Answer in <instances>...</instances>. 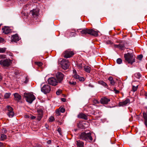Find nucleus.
<instances>
[{"mask_svg":"<svg viewBox=\"0 0 147 147\" xmlns=\"http://www.w3.org/2000/svg\"><path fill=\"white\" fill-rule=\"evenodd\" d=\"M7 109L8 111L7 115L9 117H12L14 115V113L13 111V109L11 107L9 106H7Z\"/></svg>","mask_w":147,"mask_h":147,"instance_id":"nucleus-9","label":"nucleus"},{"mask_svg":"<svg viewBox=\"0 0 147 147\" xmlns=\"http://www.w3.org/2000/svg\"><path fill=\"white\" fill-rule=\"evenodd\" d=\"M91 134L90 132L88 133L85 132H82L79 135V138L83 140L91 142L93 139L91 136Z\"/></svg>","mask_w":147,"mask_h":147,"instance_id":"nucleus-1","label":"nucleus"},{"mask_svg":"<svg viewBox=\"0 0 147 147\" xmlns=\"http://www.w3.org/2000/svg\"><path fill=\"white\" fill-rule=\"evenodd\" d=\"M73 77L76 79H78L80 78V76L77 74H75L74 75Z\"/></svg>","mask_w":147,"mask_h":147,"instance_id":"nucleus-36","label":"nucleus"},{"mask_svg":"<svg viewBox=\"0 0 147 147\" xmlns=\"http://www.w3.org/2000/svg\"><path fill=\"white\" fill-rule=\"evenodd\" d=\"M108 80H109L110 82L111 81L113 80V78L112 77H110L108 78Z\"/></svg>","mask_w":147,"mask_h":147,"instance_id":"nucleus-50","label":"nucleus"},{"mask_svg":"<svg viewBox=\"0 0 147 147\" xmlns=\"http://www.w3.org/2000/svg\"><path fill=\"white\" fill-rule=\"evenodd\" d=\"M124 57L125 60L129 63L132 64L134 62H135V59L134 56L132 53H128L125 54L124 55Z\"/></svg>","mask_w":147,"mask_h":147,"instance_id":"nucleus-2","label":"nucleus"},{"mask_svg":"<svg viewBox=\"0 0 147 147\" xmlns=\"http://www.w3.org/2000/svg\"><path fill=\"white\" fill-rule=\"evenodd\" d=\"M42 117V115H38L37 117L38 120V121H40Z\"/></svg>","mask_w":147,"mask_h":147,"instance_id":"nucleus-39","label":"nucleus"},{"mask_svg":"<svg viewBox=\"0 0 147 147\" xmlns=\"http://www.w3.org/2000/svg\"><path fill=\"white\" fill-rule=\"evenodd\" d=\"M143 117L145 120H147V112L146 113H143Z\"/></svg>","mask_w":147,"mask_h":147,"instance_id":"nucleus-27","label":"nucleus"},{"mask_svg":"<svg viewBox=\"0 0 147 147\" xmlns=\"http://www.w3.org/2000/svg\"><path fill=\"white\" fill-rule=\"evenodd\" d=\"M78 117L79 118L84 119L85 120L88 119V116L85 114L83 113H81L78 114Z\"/></svg>","mask_w":147,"mask_h":147,"instance_id":"nucleus-15","label":"nucleus"},{"mask_svg":"<svg viewBox=\"0 0 147 147\" xmlns=\"http://www.w3.org/2000/svg\"><path fill=\"white\" fill-rule=\"evenodd\" d=\"M69 84L73 85H75L76 84V83L75 82H74L73 81H69Z\"/></svg>","mask_w":147,"mask_h":147,"instance_id":"nucleus-42","label":"nucleus"},{"mask_svg":"<svg viewBox=\"0 0 147 147\" xmlns=\"http://www.w3.org/2000/svg\"><path fill=\"white\" fill-rule=\"evenodd\" d=\"M122 61L121 58H118L117 60V62L119 64H121L122 62Z\"/></svg>","mask_w":147,"mask_h":147,"instance_id":"nucleus-31","label":"nucleus"},{"mask_svg":"<svg viewBox=\"0 0 147 147\" xmlns=\"http://www.w3.org/2000/svg\"><path fill=\"white\" fill-rule=\"evenodd\" d=\"M114 91L115 92L117 90L116 89V88L115 87H114L113 89Z\"/></svg>","mask_w":147,"mask_h":147,"instance_id":"nucleus-62","label":"nucleus"},{"mask_svg":"<svg viewBox=\"0 0 147 147\" xmlns=\"http://www.w3.org/2000/svg\"><path fill=\"white\" fill-rule=\"evenodd\" d=\"M114 47L115 48H117L123 50L125 47V45L123 43L121 42L118 45H114Z\"/></svg>","mask_w":147,"mask_h":147,"instance_id":"nucleus-13","label":"nucleus"},{"mask_svg":"<svg viewBox=\"0 0 147 147\" xmlns=\"http://www.w3.org/2000/svg\"><path fill=\"white\" fill-rule=\"evenodd\" d=\"M3 32L5 34H8L11 32V30L8 27L4 26L2 28Z\"/></svg>","mask_w":147,"mask_h":147,"instance_id":"nucleus-11","label":"nucleus"},{"mask_svg":"<svg viewBox=\"0 0 147 147\" xmlns=\"http://www.w3.org/2000/svg\"><path fill=\"white\" fill-rule=\"evenodd\" d=\"M36 117L30 115V118L32 119H33L35 118Z\"/></svg>","mask_w":147,"mask_h":147,"instance_id":"nucleus-51","label":"nucleus"},{"mask_svg":"<svg viewBox=\"0 0 147 147\" xmlns=\"http://www.w3.org/2000/svg\"><path fill=\"white\" fill-rule=\"evenodd\" d=\"M138 86V85H137L136 86H133L132 89H133V91L134 92H135L137 90Z\"/></svg>","mask_w":147,"mask_h":147,"instance_id":"nucleus-33","label":"nucleus"},{"mask_svg":"<svg viewBox=\"0 0 147 147\" xmlns=\"http://www.w3.org/2000/svg\"><path fill=\"white\" fill-rule=\"evenodd\" d=\"M99 83L100 84H101L103 86H107V85L106 83L103 81H100L99 82Z\"/></svg>","mask_w":147,"mask_h":147,"instance_id":"nucleus-25","label":"nucleus"},{"mask_svg":"<svg viewBox=\"0 0 147 147\" xmlns=\"http://www.w3.org/2000/svg\"><path fill=\"white\" fill-rule=\"evenodd\" d=\"M51 140H49L47 141V143L48 144H50L51 143Z\"/></svg>","mask_w":147,"mask_h":147,"instance_id":"nucleus-58","label":"nucleus"},{"mask_svg":"<svg viewBox=\"0 0 147 147\" xmlns=\"http://www.w3.org/2000/svg\"><path fill=\"white\" fill-rule=\"evenodd\" d=\"M82 125L81 124H78V127H79V128H80V127H79V126L80 125Z\"/></svg>","mask_w":147,"mask_h":147,"instance_id":"nucleus-63","label":"nucleus"},{"mask_svg":"<svg viewBox=\"0 0 147 147\" xmlns=\"http://www.w3.org/2000/svg\"><path fill=\"white\" fill-rule=\"evenodd\" d=\"M77 66L79 69H82V63L78 64L77 65Z\"/></svg>","mask_w":147,"mask_h":147,"instance_id":"nucleus-35","label":"nucleus"},{"mask_svg":"<svg viewBox=\"0 0 147 147\" xmlns=\"http://www.w3.org/2000/svg\"><path fill=\"white\" fill-rule=\"evenodd\" d=\"M134 76L137 78L138 79H139L141 76V75L140 73H137L134 74Z\"/></svg>","mask_w":147,"mask_h":147,"instance_id":"nucleus-23","label":"nucleus"},{"mask_svg":"<svg viewBox=\"0 0 147 147\" xmlns=\"http://www.w3.org/2000/svg\"><path fill=\"white\" fill-rule=\"evenodd\" d=\"M144 124L147 127V120H145Z\"/></svg>","mask_w":147,"mask_h":147,"instance_id":"nucleus-55","label":"nucleus"},{"mask_svg":"<svg viewBox=\"0 0 147 147\" xmlns=\"http://www.w3.org/2000/svg\"><path fill=\"white\" fill-rule=\"evenodd\" d=\"M6 57L5 55H0V59L1 58L4 59Z\"/></svg>","mask_w":147,"mask_h":147,"instance_id":"nucleus-41","label":"nucleus"},{"mask_svg":"<svg viewBox=\"0 0 147 147\" xmlns=\"http://www.w3.org/2000/svg\"><path fill=\"white\" fill-rule=\"evenodd\" d=\"M60 112L59 109H57L56 111V113L58 114V115H60Z\"/></svg>","mask_w":147,"mask_h":147,"instance_id":"nucleus-47","label":"nucleus"},{"mask_svg":"<svg viewBox=\"0 0 147 147\" xmlns=\"http://www.w3.org/2000/svg\"><path fill=\"white\" fill-rule=\"evenodd\" d=\"M7 138V136L5 134H1V140H4Z\"/></svg>","mask_w":147,"mask_h":147,"instance_id":"nucleus-24","label":"nucleus"},{"mask_svg":"<svg viewBox=\"0 0 147 147\" xmlns=\"http://www.w3.org/2000/svg\"><path fill=\"white\" fill-rule=\"evenodd\" d=\"M63 54L64 57L67 58L71 57L74 55V53L72 51L66 50L63 52Z\"/></svg>","mask_w":147,"mask_h":147,"instance_id":"nucleus-7","label":"nucleus"},{"mask_svg":"<svg viewBox=\"0 0 147 147\" xmlns=\"http://www.w3.org/2000/svg\"><path fill=\"white\" fill-rule=\"evenodd\" d=\"M89 29H84L80 31V33L82 34L86 35L87 34H88Z\"/></svg>","mask_w":147,"mask_h":147,"instance_id":"nucleus-19","label":"nucleus"},{"mask_svg":"<svg viewBox=\"0 0 147 147\" xmlns=\"http://www.w3.org/2000/svg\"><path fill=\"white\" fill-rule=\"evenodd\" d=\"M130 102V100L129 99H127L124 101L119 103V105L120 106H123L127 105Z\"/></svg>","mask_w":147,"mask_h":147,"instance_id":"nucleus-17","label":"nucleus"},{"mask_svg":"<svg viewBox=\"0 0 147 147\" xmlns=\"http://www.w3.org/2000/svg\"><path fill=\"white\" fill-rule=\"evenodd\" d=\"M61 100L63 102H65L66 101V99L65 98H61Z\"/></svg>","mask_w":147,"mask_h":147,"instance_id":"nucleus-53","label":"nucleus"},{"mask_svg":"<svg viewBox=\"0 0 147 147\" xmlns=\"http://www.w3.org/2000/svg\"><path fill=\"white\" fill-rule=\"evenodd\" d=\"M25 78L26 80L24 82L25 83H26L28 82V80L27 78V77L25 76Z\"/></svg>","mask_w":147,"mask_h":147,"instance_id":"nucleus-45","label":"nucleus"},{"mask_svg":"<svg viewBox=\"0 0 147 147\" xmlns=\"http://www.w3.org/2000/svg\"><path fill=\"white\" fill-rule=\"evenodd\" d=\"M4 40L3 38H2L0 37V42H3Z\"/></svg>","mask_w":147,"mask_h":147,"instance_id":"nucleus-52","label":"nucleus"},{"mask_svg":"<svg viewBox=\"0 0 147 147\" xmlns=\"http://www.w3.org/2000/svg\"><path fill=\"white\" fill-rule=\"evenodd\" d=\"M80 81H82L84 80V79L83 77H80L78 79Z\"/></svg>","mask_w":147,"mask_h":147,"instance_id":"nucleus-49","label":"nucleus"},{"mask_svg":"<svg viewBox=\"0 0 147 147\" xmlns=\"http://www.w3.org/2000/svg\"><path fill=\"white\" fill-rule=\"evenodd\" d=\"M110 101V100L105 97H103L100 99V103L102 104H107Z\"/></svg>","mask_w":147,"mask_h":147,"instance_id":"nucleus-14","label":"nucleus"},{"mask_svg":"<svg viewBox=\"0 0 147 147\" xmlns=\"http://www.w3.org/2000/svg\"><path fill=\"white\" fill-rule=\"evenodd\" d=\"M12 63V60L9 59H7L0 61V64L2 67H8L11 65Z\"/></svg>","mask_w":147,"mask_h":147,"instance_id":"nucleus-4","label":"nucleus"},{"mask_svg":"<svg viewBox=\"0 0 147 147\" xmlns=\"http://www.w3.org/2000/svg\"><path fill=\"white\" fill-rule=\"evenodd\" d=\"M78 147H83L84 143L80 140L76 141Z\"/></svg>","mask_w":147,"mask_h":147,"instance_id":"nucleus-20","label":"nucleus"},{"mask_svg":"<svg viewBox=\"0 0 147 147\" xmlns=\"http://www.w3.org/2000/svg\"><path fill=\"white\" fill-rule=\"evenodd\" d=\"M30 115H25V117L26 118H30Z\"/></svg>","mask_w":147,"mask_h":147,"instance_id":"nucleus-46","label":"nucleus"},{"mask_svg":"<svg viewBox=\"0 0 147 147\" xmlns=\"http://www.w3.org/2000/svg\"><path fill=\"white\" fill-rule=\"evenodd\" d=\"M2 80V77L0 74V82Z\"/></svg>","mask_w":147,"mask_h":147,"instance_id":"nucleus-59","label":"nucleus"},{"mask_svg":"<svg viewBox=\"0 0 147 147\" xmlns=\"http://www.w3.org/2000/svg\"><path fill=\"white\" fill-rule=\"evenodd\" d=\"M65 111V109L63 107L61 108L60 110V112H61L63 113Z\"/></svg>","mask_w":147,"mask_h":147,"instance_id":"nucleus-40","label":"nucleus"},{"mask_svg":"<svg viewBox=\"0 0 147 147\" xmlns=\"http://www.w3.org/2000/svg\"><path fill=\"white\" fill-rule=\"evenodd\" d=\"M115 93L116 94H118L119 93V91L116 90V91H115Z\"/></svg>","mask_w":147,"mask_h":147,"instance_id":"nucleus-60","label":"nucleus"},{"mask_svg":"<svg viewBox=\"0 0 147 147\" xmlns=\"http://www.w3.org/2000/svg\"><path fill=\"white\" fill-rule=\"evenodd\" d=\"M107 42V44H112L111 43V42L110 41H108Z\"/></svg>","mask_w":147,"mask_h":147,"instance_id":"nucleus-61","label":"nucleus"},{"mask_svg":"<svg viewBox=\"0 0 147 147\" xmlns=\"http://www.w3.org/2000/svg\"><path fill=\"white\" fill-rule=\"evenodd\" d=\"M76 35V33L74 32H70V33L69 37H72L75 36Z\"/></svg>","mask_w":147,"mask_h":147,"instance_id":"nucleus-28","label":"nucleus"},{"mask_svg":"<svg viewBox=\"0 0 147 147\" xmlns=\"http://www.w3.org/2000/svg\"><path fill=\"white\" fill-rule=\"evenodd\" d=\"M35 63L39 67L42 66V63L40 62H35Z\"/></svg>","mask_w":147,"mask_h":147,"instance_id":"nucleus-30","label":"nucleus"},{"mask_svg":"<svg viewBox=\"0 0 147 147\" xmlns=\"http://www.w3.org/2000/svg\"><path fill=\"white\" fill-rule=\"evenodd\" d=\"M31 13L32 15L33 16H38V12L35 10H33L32 11H31Z\"/></svg>","mask_w":147,"mask_h":147,"instance_id":"nucleus-22","label":"nucleus"},{"mask_svg":"<svg viewBox=\"0 0 147 147\" xmlns=\"http://www.w3.org/2000/svg\"><path fill=\"white\" fill-rule=\"evenodd\" d=\"M24 96L27 102L30 103H31L35 99L34 95L30 93H25L24 94Z\"/></svg>","mask_w":147,"mask_h":147,"instance_id":"nucleus-3","label":"nucleus"},{"mask_svg":"<svg viewBox=\"0 0 147 147\" xmlns=\"http://www.w3.org/2000/svg\"><path fill=\"white\" fill-rule=\"evenodd\" d=\"M144 95L146 96H147V92H145L144 94Z\"/></svg>","mask_w":147,"mask_h":147,"instance_id":"nucleus-64","label":"nucleus"},{"mask_svg":"<svg viewBox=\"0 0 147 147\" xmlns=\"http://www.w3.org/2000/svg\"><path fill=\"white\" fill-rule=\"evenodd\" d=\"M6 48H1L0 47V53H3L5 51Z\"/></svg>","mask_w":147,"mask_h":147,"instance_id":"nucleus-26","label":"nucleus"},{"mask_svg":"<svg viewBox=\"0 0 147 147\" xmlns=\"http://www.w3.org/2000/svg\"><path fill=\"white\" fill-rule=\"evenodd\" d=\"M88 34L94 36H97L98 35V31H96L93 29H89Z\"/></svg>","mask_w":147,"mask_h":147,"instance_id":"nucleus-12","label":"nucleus"},{"mask_svg":"<svg viewBox=\"0 0 147 147\" xmlns=\"http://www.w3.org/2000/svg\"><path fill=\"white\" fill-rule=\"evenodd\" d=\"M61 65L64 69H66L69 67L68 61L66 59H63L61 62Z\"/></svg>","mask_w":147,"mask_h":147,"instance_id":"nucleus-8","label":"nucleus"},{"mask_svg":"<svg viewBox=\"0 0 147 147\" xmlns=\"http://www.w3.org/2000/svg\"><path fill=\"white\" fill-rule=\"evenodd\" d=\"M84 70L88 73H90L91 70L90 67L88 66H85L84 67Z\"/></svg>","mask_w":147,"mask_h":147,"instance_id":"nucleus-21","label":"nucleus"},{"mask_svg":"<svg viewBox=\"0 0 147 147\" xmlns=\"http://www.w3.org/2000/svg\"><path fill=\"white\" fill-rule=\"evenodd\" d=\"M54 120L55 119L54 117L53 116H51L50 117V118L49 119V122H52L54 121Z\"/></svg>","mask_w":147,"mask_h":147,"instance_id":"nucleus-32","label":"nucleus"},{"mask_svg":"<svg viewBox=\"0 0 147 147\" xmlns=\"http://www.w3.org/2000/svg\"><path fill=\"white\" fill-rule=\"evenodd\" d=\"M62 91L61 90H59L56 92V94L57 95H59L61 93Z\"/></svg>","mask_w":147,"mask_h":147,"instance_id":"nucleus-38","label":"nucleus"},{"mask_svg":"<svg viewBox=\"0 0 147 147\" xmlns=\"http://www.w3.org/2000/svg\"><path fill=\"white\" fill-rule=\"evenodd\" d=\"M19 0L21 1L22 2L25 3V2H26L28 0Z\"/></svg>","mask_w":147,"mask_h":147,"instance_id":"nucleus-56","label":"nucleus"},{"mask_svg":"<svg viewBox=\"0 0 147 147\" xmlns=\"http://www.w3.org/2000/svg\"><path fill=\"white\" fill-rule=\"evenodd\" d=\"M13 95L14 96L15 100L18 101L21 99V96L18 93H15L13 94Z\"/></svg>","mask_w":147,"mask_h":147,"instance_id":"nucleus-18","label":"nucleus"},{"mask_svg":"<svg viewBox=\"0 0 147 147\" xmlns=\"http://www.w3.org/2000/svg\"><path fill=\"white\" fill-rule=\"evenodd\" d=\"M143 56L142 55H140L138 56L137 59L140 60H141L143 58Z\"/></svg>","mask_w":147,"mask_h":147,"instance_id":"nucleus-34","label":"nucleus"},{"mask_svg":"<svg viewBox=\"0 0 147 147\" xmlns=\"http://www.w3.org/2000/svg\"><path fill=\"white\" fill-rule=\"evenodd\" d=\"M38 115H43V111L42 110H38Z\"/></svg>","mask_w":147,"mask_h":147,"instance_id":"nucleus-37","label":"nucleus"},{"mask_svg":"<svg viewBox=\"0 0 147 147\" xmlns=\"http://www.w3.org/2000/svg\"><path fill=\"white\" fill-rule=\"evenodd\" d=\"M10 93H6L5 95H4V98H8L10 95Z\"/></svg>","mask_w":147,"mask_h":147,"instance_id":"nucleus-29","label":"nucleus"},{"mask_svg":"<svg viewBox=\"0 0 147 147\" xmlns=\"http://www.w3.org/2000/svg\"><path fill=\"white\" fill-rule=\"evenodd\" d=\"M48 83L52 86H56L57 85L58 82L55 78L52 77L48 80Z\"/></svg>","mask_w":147,"mask_h":147,"instance_id":"nucleus-10","label":"nucleus"},{"mask_svg":"<svg viewBox=\"0 0 147 147\" xmlns=\"http://www.w3.org/2000/svg\"><path fill=\"white\" fill-rule=\"evenodd\" d=\"M57 131L59 132V133L61 135L62 133H61V128H58L57 129Z\"/></svg>","mask_w":147,"mask_h":147,"instance_id":"nucleus-44","label":"nucleus"},{"mask_svg":"<svg viewBox=\"0 0 147 147\" xmlns=\"http://www.w3.org/2000/svg\"><path fill=\"white\" fill-rule=\"evenodd\" d=\"M56 77L58 82L61 83L63 79L64 75L61 72H58L56 74Z\"/></svg>","mask_w":147,"mask_h":147,"instance_id":"nucleus-6","label":"nucleus"},{"mask_svg":"<svg viewBox=\"0 0 147 147\" xmlns=\"http://www.w3.org/2000/svg\"><path fill=\"white\" fill-rule=\"evenodd\" d=\"M51 90V87L48 85H45L41 88V91L45 94L49 93Z\"/></svg>","mask_w":147,"mask_h":147,"instance_id":"nucleus-5","label":"nucleus"},{"mask_svg":"<svg viewBox=\"0 0 147 147\" xmlns=\"http://www.w3.org/2000/svg\"><path fill=\"white\" fill-rule=\"evenodd\" d=\"M12 39L11 41L17 42L19 40V38L18 35L17 34L13 35L12 36Z\"/></svg>","mask_w":147,"mask_h":147,"instance_id":"nucleus-16","label":"nucleus"},{"mask_svg":"<svg viewBox=\"0 0 147 147\" xmlns=\"http://www.w3.org/2000/svg\"><path fill=\"white\" fill-rule=\"evenodd\" d=\"M14 74L16 75H18L19 74V72L18 71L16 70L14 71Z\"/></svg>","mask_w":147,"mask_h":147,"instance_id":"nucleus-48","label":"nucleus"},{"mask_svg":"<svg viewBox=\"0 0 147 147\" xmlns=\"http://www.w3.org/2000/svg\"><path fill=\"white\" fill-rule=\"evenodd\" d=\"M73 73L74 74H77V72L75 69H74L73 70Z\"/></svg>","mask_w":147,"mask_h":147,"instance_id":"nucleus-57","label":"nucleus"},{"mask_svg":"<svg viewBox=\"0 0 147 147\" xmlns=\"http://www.w3.org/2000/svg\"><path fill=\"white\" fill-rule=\"evenodd\" d=\"M3 144L2 142H0V147H3Z\"/></svg>","mask_w":147,"mask_h":147,"instance_id":"nucleus-54","label":"nucleus"},{"mask_svg":"<svg viewBox=\"0 0 147 147\" xmlns=\"http://www.w3.org/2000/svg\"><path fill=\"white\" fill-rule=\"evenodd\" d=\"M115 83V82L114 80H113L110 82V84L112 85H114Z\"/></svg>","mask_w":147,"mask_h":147,"instance_id":"nucleus-43","label":"nucleus"}]
</instances>
